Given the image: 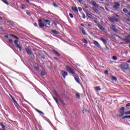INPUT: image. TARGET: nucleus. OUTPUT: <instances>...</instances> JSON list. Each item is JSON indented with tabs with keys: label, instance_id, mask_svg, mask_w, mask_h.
<instances>
[{
	"label": "nucleus",
	"instance_id": "nucleus-23",
	"mask_svg": "<svg viewBox=\"0 0 130 130\" xmlns=\"http://www.w3.org/2000/svg\"><path fill=\"white\" fill-rule=\"evenodd\" d=\"M100 40H101V41H103V43L104 44L106 43V40L103 39V38H101L100 39Z\"/></svg>",
	"mask_w": 130,
	"mask_h": 130
},
{
	"label": "nucleus",
	"instance_id": "nucleus-28",
	"mask_svg": "<svg viewBox=\"0 0 130 130\" xmlns=\"http://www.w3.org/2000/svg\"><path fill=\"white\" fill-rule=\"evenodd\" d=\"M99 29H100V30H104V28L101 25H99Z\"/></svg>",
	"mask_w": 130,
	"mask_h": 130
},
{
	"label": "nucleus",
	"instance_id": "nucleus-42",
	"mask_svg": "<svg viewBox=\"0 0 130 130\" xmlns=\"http://www.w3.org/2000/svg\"><path fill=\"white\" fill-rule=\"evenodd\" d=\"M112 29L113 30L114 29H115V25L112 24Z\"/></svg>",
	"mask_w": 130,
	"mask_h": 130
},
{
	"label": "nucleus",
	"instance_id": "nucleus-11",
	"mask_svg": "<svg viewBox=\"0 0 130 130\" xmlns=\"http://www.w3.org/2000/svg\"><path fill=\"white\" fill-rule=\"evenodd\" d=\"M75 80L78 83V84H80V78L78 76H75Z\"/></svg>",
	"mask_w": 130,
	"mask_h": 130
},
{
	"label": "nucleus",
	"instance_id": "nucleus-46",
	"mask_svg": "<svg viewBox=\"0 0 130 130\" xmlns=\"http://www.w3.org/2000/svg\"><path fill=\"white\" fill-rule=\"evenodd\" d=\"M130 106V103H128L126 105V107H128Z\"/></svg>",
	"mask_w": 130,
	"mask_h": 130
},
{
	"label": "nucleus",
	"instance_id": "nucleus-31",
	"mask_svg": "<svg viewBox=\"0 0 130 130\" xmlns=\"http://www.w3.org/2000/svg\"><path fill=\"white\" fill-rule=\"evenodd\" d=\"M112 59H113V60H117V57H116L115 56H113L112 57Z\"/></svg>",
	"mask_w": 130,
	"mask_h": 130
},
{
	"label": "nucleus",
	"instance_id": "nucleus-30",
	"mask_svg": "<svg viewBox=\"0 0 130 130\" xmlns=\"http://www.w3.org/2000/svg\"><path fill=\"white\" fill-rule=\"evenodd\" d=\"M52 32L53 33H54L55 34H58V31H56V30H52Z\"/></svg>",
	"mask_w": 130,
	"mask_h": 130
},
{
	"label": "nucleus",
	"instance_id": "nucleus-6",
	"mask_svg": "<svg viewBox=\"0 0 130 130\" xmlns=\"http://www.w3.org/2000/svg\"><path fill=\"white\" fill-rule=\"evenodd\" d=\"M93 43L95 45V46H97L98 48H100V47H101L100 44H99V43L96 41H93Z\"/></svg>",
	"mask_w": 130,
	"mask_h": 130
},
{
	"label": "nucleus",
	"instance_id": "nucleus-57",
	"mask_svg": "<svg viewBox=\"0 0 130 130\" xmlns=\"http://www.w3.org/2000/svg\"><path fill=\"white\" fill-rule=\"evenodd\" d=\"M5 38H9V36H5Z\"/></svg>",
	"mask_w": 130,
	"mask_h": 130
},
{
	"label": "nucleus",
	"instance_id": "nucleus-54",
	"mask_svg": "<svg viewBox=\"0 0 130 130\" xmlns=\"http://www.w3.org/2000/svg\"><path fill=\"white\" fill-rule=\"evenodd\" d=\"M54 24H55V25H57V24H58V22H54Z\"/></svg>",
	"mask_w": 130,
	"mask_h": 130
},
{
	"label": "nucleus",
	"instance_id": "nucleus-41",
	"mask_svg": "<svg viewBox=\"0 0 130 130\" xmlns=\"http://www.w3.org/2000/svg\"><path fill=\"white\" fill-rule=\"evenodd\" d=\"M82 18L83 19H86V15L84 14H82Z\"/></svg>",
	"mask_w": 130,
	"mask_h": 130
},
{
	"label": "nucleus",
	"instance_id": "nucleus-50",
	"mask_svg": "<svg viewBox=\"0 0 130 130\" xmlns=\"http://www.w3.org/2000/svg\"><path fill=\"white\" fill-rule=\"evenodd\" d=\"M39 23H42V19H39Z\"/></svg>",
	"mask_w": 130,
	"mask_h": 130
},
{
	"label": "nucleus",
	"instance_id": "nucleus-19",
	"mask_svg": "<svg viewBox=\"0 0 130 130\" xmlns=\"http://www.w3.org/2000/svg\"><path fill=\"white\" fill-rule=\"evenodd\" d=\"M123 12L125 13V14H127V13H128V10H127L126 8H123Z\"/></svg>",
	"mask_w": 130,
	"mask_h": 130
},
{
	"label": "nucleus",
	"instance_id": "nucleus-63",
	"mask_svg": "<svg viewBox=\"0 0 130 130\" xmlns=\"http://www.w3.org/2000/svg\"><path fill=\"white\" fill-rule=\"evenodd\" d=\"M127 62H129V63H130V60H127Z\"/></svg>",
	"mask_w": 130,
	"mask_h": 130
},
{
	"label": "nucleus",
	"instance_id": "nucleus-55",
	"mask_svg": "<svg viewBox=\"0 0 130 130\" xmlns=\"http://www.w3.org/2000/svg\"><path fill=\"white\" fill-rule=\"evenodd\" d=\"M34 26H35V27H37V23H34Z\"/></svg>",
	"mask_w": 130,
	"mask_h": 130
},
{
	"label": "nucleus",
	"instance_id": "nucleus-21",
	"mask_svg": "<svg viewBox=\"0 0 130 130\" xmlns=\"http://www.w3.org/2000/svg\"><path fill=\"white\" fill-rule=\"evenodd\" d=\"M40 26L41 27V28H43V27H44V24L42 22H40L39 23Z\"/></svg>",
	"mask_w": 130,
	"mask_h": 130
},
{
	"label": "nucleus",
	"instance_id": "nucleus-60",
	"mask_svg": "<svg viewBox=\"0 0 130 130\" xmlns=\"http://www.w3.org/2000/svg\"><path fill=\"white\" fill-rule=\"evenodd\" d=\"M116 17H118V18H119V16H118V15L116 14Z\"/></svg>",
	"mask_w": 130,
	"mask_h": 130
},
{
	"label": "nucleus",
	"instance_id": "nucleus-59",
	"mask_svg": "<svg viewBox=\"0 0 130 130\" xmlns=\"http://www.w3.org/2000/svg\"><path fill=\"white\" fill-rule=\"evenodd\" d=\"M88 26H89V27H92V25H91V24H88Z\"/></svg>",
	"mask_w": 130,
	"mask_h": 130
},
{
	"label": "nucleus",
	"instance_id": "nucleus-14",
	"mask_svg": "<svg viewBox=\"0 0 130 130\" xmlns=\"http://www.w3.org/2000/svg\"><path fill=\"white\" fill-rule=\"evenodd\" d=\"M111 79L112 81H117V78L115 76H112Z\"/></svg>",
	"mask_w": 130,
	"mask_h": 130
},
{
	"label": "nucleus",
	"instance_id": "nucleus-3",
	"mask_svg": "<svg viewBox=\"0 0 130 130\" xmlns=\"http://www.w3.org/2000/svg\"><path fill=\"white\" fill-rule=\"evenodd\" d=\"M126 43H130V35L127 36L125 39H122Z\"/></svg>",
	"mask_w": 130,
	"mask_h": 130
},
{
	"label": "nucleus",
	"instance_id": "nucleus-5",
	"mask_svg": "<svg viewBox=\"0 0 130 130\" xmlns=\"http://www.w3.org/2000/svg\"><path fill=\"white\" fill-rule=\"evenodd\" d=\"M25 51L29 55H31L32 53L31 49H29L28 48H25Z\"/></svg>",
	"mask_w": 130,
	"mask_h": 130
},
{
	"label": "nucleus",
	"instance_id": "nucleus-39",
	"mask_svg": "<svg viewBox=\"0 0 130 130\" xmlns=\"http://www.w3.org/2000/svg\"><path fill=\"white\" fill-rule=\"evenodd\" d=\"M124 114H125V115H127V114H130V111H127V112H125L124 113Z\"/></svg>",
	"mask_w": 130,
	"mask_h": 130
},
{
	"label": "nucleus",
	"instance_id": "nucleus-4",
	"mask_svg": "<svg viewBox=\"0 0 130 130\" xmlns=\"http://www.w3.org/2000/svg\"><path fill=\"white\" fill-rule=\"evenodd\" d=\"M119 7H120V4L119 3H118L117 2L114 3L113 8H114V9H115V10H117L118 9V8H119Z\"/></svg>",
	"mask_w": 130,
	"mask_h": 130
},
{
	"label": "nucleus",
	"instance_id": "nucleus-7",
	"mask_svg": "<svg viewBox=\"0 0 130 130\" xmlns=\"http://www.w3.org/2000/svg\"><path fill=\"white\" fill-rule=\"evenodd\" d=\"M61 74H62V76L64 78V79H66V76H68V73H67V72H64L63 71H61Z\"/></svg>",
	"mask_w": 130,
	"mask_h": 130
},
{
	"label": "nucleus",
	"instance_id": "nucleus-37",
	"mask_svg": "<svg viewBox=\"0 0 130 130\" xmlns=\"http://www.w3.org/2000/svg\"><path fill=\"white\" fill-rule=\"evenodd\" d=\"M109 21H110L111 22H114V20L112 18H109Z\"/></svg>",
	"mask_w": 130,
	"mask_h": 130
},
{
	"label": "nucleus",
	"instance_id": "nucleus-58",
	"mask_svg": "<svg viewBox=\"0 0 130 130\" xmlns=\"http://www.w3.org/2000/svg\"><path fill=\"white\" fill-rule=\"evenodd\" d=\"M94 22H95V23H98V21L95 20H94Z\"/></svg>",
	"mask_w": 130,
	"mask_h": 130
},
{
	"label": "nucleus",
	"instance_id": "nucleus-47",
	"mask_svg": "<svg viewBox=\"0 0 130 130\" xmlns=\"http://www.w3.org/2000/svg\"><path fill=\"white\" fill-rule=\"evenodd\" d=\"M104 73H105V74L106 75H107V74H108V71L106 70V71L104 72Z\"/></svg>",
	"mask_w": 130,
	"mask_h": 130
},
{
	"label": "nucleus",
	"instance_id": "nucleus-35",
	"mask_svg": "<svg viewBox=\"0 0 130 130\" xmlns=\"http://www.w3.org/2000/svg\"><path fill=\"white\" fill-rule=\"evenodd\" d=\"M54 94L56 96V97H57V98H59V95H58V94H57V92H54Z\"/></svg>",
	"mask_w": 130,
	"mask_h": 130
},
{
	"label": "nucleus",
	"instance_id": "nucleus-9",
	"mask_svg": "<svg viewBox=\"0 0 130 130\" xmlns=\"http://www.w3.org/2000/svg\"><path fill=\"white\" fill-rule=\"evenodd\" d=\"M112 18L113 20H114V21H115V22H119V19L118 18H116V16H112Z\"/></svg>",
	"mask_w": 130,
	"mask_h": 130
},
{
	"label": "nucleus",
	"instance_id": "nucleus-18",
	"mask_svg": "<svg viewBox=\"0 0 130 130\" xmlns=\"http://www.w3.org/2000/svg\"><path fill=\"white\" fill-rule=\"evenodd\" d=\"M94 89L95 91H101V88L100 87H95Z\"/></svg>",
	"mask_w": 130,
	"mask_h": 130
},
{
	"label": "nucleus",
	"instance_id": "nucleus-62",
	"mask_svg": "<svg viewBox=\"0 0 130 130\" xmlns=\"http://www.w3.org/2000/svg\"><path fill=\"white\" fill-rule=\"evenodd\" d=\"M10 96L12 98V100H13V99H14V98H13V96H12L11 95H10Z\"/></svg>",
	"mask_w": 130,
	"mask_h": 130
},
{
	"label": "nucleus",
	"instance_id": "nucleus-64",
	"mask_svg": "<svg viewBox=\"0 0 130 130\" xmlns=\"http://www.w3.org/2000/svg\"><path fill=\"white\" fill-rule=\"evenodd\" d=\"M27 2V3H29V0H26Z\"/></svg>",
	"mask_w": 130,
	"mask_h": 130
},
{
	"label": "nucleus",
	"instance_id": "nucleus-38",
	"mask_svg": "<svg viewBox=\"0 0 130 130\" xmlns=\"http://www.w3.org/2000/svg\"><path fill=\"white\" fill-rule=\"evenodd\" d=\"M121 115H119L120 117H121V116H123L124 115V113L123 112L120 113Z\"/></svg>",
	"mask_w": 130,
	"mask_h": 130
},
{
	"label": "nucleus",
	"instance_id": "nucleus-40",
	"mask_svg": "<svg viewBox=\"0 0 130 130\" xmlns=\"http://www.w3.org/2000/svg\"><path fill=\"white\" fill-rule=\"evenodd\" d=\"M14 43H15V45H17V44H19L18 43V40H15L14 41Z\"/></svg>",
	"mask_w": 130,
	"mask_h": 130
},
{
	"label": "nucleus",
	"instance_id": "nucleus-13",
	"mask_svg": "<svg viewBox=\"0 0 130 130\" xmlns=\"http://www.w3.org/2000/svg\"><path fill=\"white\" fill-rule=\"evenodd\" d=\"M92 10H93V11L96 13V14H99V11L98 10V9H97V8H95V7H93L92 8Z\"/></svg>",
	"mask_w": 130,
	"mask_h": 130
},
{
	"label": "nucleus",
	"instance_id": "nucleus-16",
	"mask_svg": "<svg viewBox=\"0 0 130 130\" xmlns=\"http://www.w3.org/2000/svg\"><path fill=\"white\" fill-rule=\"evenodd\" d=\"M13 102H14L15 105H16V106H17V107H19V105L17 103V101H16V100H15V99H13Z\"/></svg>",
	"mask_w": 130,
	"mask_h": 130
},
{
	"label": "nucleus",
	"instance_id": "nucleus-52",
	"mask_svg": "<svg viewBox=\"0 0 130 130\" xmlns=\"http://www.w3.org/2000/svg\"><path fill=\"white\" fill-rule=\"evenodd\" d=\"M21 9H22V10H25V7H24L23 6H21Z\"/></svg>",
	"mask_w": 130,
	"mask_h": 130
},
{
	"label": "nucleus",
	"instance_id": "nucleus-61",
	"mask_svg": "<svg viewBox=\"0 0 130 130\" xmlns=\"http://www.w3.org/2000/svg\"><path fill=\"white\" fill-rule=\"evenodd\" d=\"M54 59H55L56 60H57V58L54 57Z\"/></svg>",
	"mask_w": 130,
	"mask_h": 130
},
{
	"label": "nucleus",
	"instance_id": "nucleus-32",
	"mask_svg": "<svg viewBox=\"0 0 130 130\" xmlns=\"http://www.w3.org/2000/svg\"><path fill=\"white\" fill-rule=\"evenodd\" d=\"M86 15H87V17H88V18H90V19L92 18V15H91L89 13H87Z\"/></svg>",
	"mask_w": 130,
	"mask_h": 130
},
{
	"label": "nucleus",
	"instance_id": "nucleus-26",
	"mask_svg": "<svg viewBox=\"0 0 130 130\" xmlns=\"http://www.w3.org/2000/svg\"><path fill=\"white\" fill-rule=\"evenodd\" d=\"M46 23H47V24L48 25H49V24H50V20H48V19H46L45 20Z\"/></svg>",
	"mask_w": 130,
	"mask_h": 130
},
{
	"label": "nucleus",
	"instance_id": "nucleus-45",
	"mask_svg": "<svg viewBox=\"0 0 130 130\" xmlns=\"http://www.w3.org/2000/svg\"><path fill=\"white\" fill-rule=\"evenodd\" d=\"M79 3H80V4H83V1L82 0H78Z\"/></svg>",
	"mask_w": 130,
	"mask_h": 130
},
{
	"label": "nucleus",
	"instance_id": "nucleus-12",
	"mask_svg": "<svg viewBox=\"0 0 130 130\" xmlns=\"http://www.w3.org/2000/svg\"><path fill=\"white\" fill-rule=\"evenodd\" d=\"M53 53L56 54V55H57V56H60V54H59L58 52H57V51H55V50H53Z\"/></svg>",
	"mask_w": 130,
	"mask_h": 130
},
{
	"label": "nucleus",
	"instance_id": "nucleus-53",
	"mask_svg": "<svg viewBox=\"0 0 130 130\" xmlns=\"http://www.w3.org/2000/svg\"><path fill=\"white\" fill-rule=\"evenodd\" d=\"M9 42H10V43H12V42H13V40L10 39L9 40Z\"/></svg>",
	"mask_w": 130,
	"mask_h": 130
},
{
	"label": "nucleus",
	"instance_id": "nucleus-24",
	"mask_svg": "<svg viewBox=\"0 0 130 130\" xmlns=\"http://www.w3.org/2000/svg\"><path fill=\"white\" fill-rule=\"evenodd\" d=\"M124 118H130V115L124 116L122 117V119H124Z\"/></svg>",
	"mask_w": 130,
	"mask_h": 130
},
{
	"label": "nucleus",
	"instance_id": "nucleus-8",
	"mask_svg": "<svg viewBox=\"0 0 130 130\" xmlns=\"http://www.w3.org/2000/svg\"><path fill=\"white\" fill-rule=\"evenodd\" d=\"M91 4L92 5H93V6H94V7H95V8H99V5H98V4L96 3V2L92 1Z\"/></svg>",
	"mask_w": 130,
	"mask_h": 130
},
{
	"label": "nucleus",
	"instance_id": "nucleus-49",
	"mask_svg": "<svg viewBox=\"0 0 130 130\" xmlns=\"http://www.w3.org/2000/svg\"><path fill=\"white\" fill-rule=\"evenodd\" d=\"M78 10H79V12H81V11H82V8L81 7H79Z\"/></svg>",
	"mask_w": 130,
	"mask_h": 130
},
{
	"label": "nucleus",
	"instance_id": "nucleus-1",
	"mask_svg": "<svg viewBox=\"0 0 130 130\" xmlns=\"http://www.w3.org/2000/svg\"><path fill=\"white\" fill-rule=\"evenodd\" d=\"M120 67L122 70H127L129 66L128 65V64H126V63H123L120 64Z\"/></svg>",
	"mask_w": 130,
	"mask_h": 130
},
{
	"label": "nucleus",
	"instance_id": "nucleus-33",
	"mask_svg": "<svg viewBox=\"0 0 130 130\" xmlns=\"http://www.w3.org/2000/svg\"><path fill=\"white\" fill-rule=\"evenodd\" d=\"M41 76H45V73H44V72H43V71H42V72H41Z\"/></svg>",
	"mask_w": 130,
	"mask_h": 130
},
{
	"label": "nucleus",
	"instance_id": "nucleus-25",
	"mask_svg": "<svg viewBox=\"0 0 130 130\" xmlns=\"http://www.w3.org/2000/svg\"><path fill=\"white\" fill-rule=\"evenodd\" d=\"M76 98H77V99H80V93H76Z\"/></svg>",
	"mask_w": 130,
	"mask_h": 130
},
{
	"label": "nucleus",
	"instance_id": "nucleus-29",
	"mask_svg": "<svg viewBox=\"0 0 130 130\" xmlns=\"http://www.w3.org/2000/svg\"><path fill=\"white\" fill-rule=\"evenodd\" d=\"M53 98L54 100H55V101L56 102L57 104H58V101H57V99L56 98H55L54 96H53Z\"/></svg>",
	"mask_w": 130,
	"mask_h": 130
},
{
	"label": "nucleus",
	"instance_id": "nucleus-34",
	"mask_svg": "<svg viewBox=\"0 0 130 130\" xmlns=\"http://www.w3.org/2000/svg\"><path fill=\"white\" fill-rule=\"evenodd\" d=\"M2 2H3V3H5V4H6V5H9V3H8V2H7V1L6 0H2Z\"/></svg>",
	"mask_w": 130,
	"mask_h": 130
},
{
	"label": "nucleus",
	"instance_id": "nucleus-51",
	"mask_svg": "<svg viewBox=\"0 0 130 130\" xmlns=\"http://www.w3.org/2000/svg\"><path fill=\"white\" fill-rule=\"evenodd\" d=\"M106 50H109V48H108L107 46H106V49H105Z\"/></svg>",
	"mask_w": 130,
	"mask_h": 130
},
{
	"label": "nucleus",
	"instance_id": "nucleus-43",
	"mask_svg": "<svg viewBox=\"0 0 130 130\" xmlns=\"http://www.w3.org/2000/svg\"><path fill=\"white\" fill-rule=\"evenodd\" d=\"M69 16H70V17H71V18H74V16L73 15V14H72V13H70V14H69Z\"/></svg>",
	"mask_w": 130,
	"mask_h": 130
},
{
	"label": "nucleus",
	"instance_id": "nucleus-2",
	"mask_svg": "<svg viewBox=\"0 0 130 130\" xmlns=\"http://www.w3.org/2000/svg\"><path fill=\"white\" fill-rule=\"evenodd\" d=\"M66 70L68 71V72H69V73H70L71 74L73 75L75 74V71L73 70V69L69 66H66Z\"/></svg>",
	"mask_w": 130,
	"mask_h": 130
},
{
	"label": "nucleus",
	"instance_id": "nucleus-20",
	"mask_svg": "<svg viewBox=\"0 0 130 130\" xmlns=\"http://www.w3.org/2000/svg\"><path fill=\"white\" fill-rule=\"evenodd\" d=\"M123 112L124 113V107H121L120 109V113Z\"/></svg>",
	"mask_w": 130,
	"mask_h": 130
},
{
	"label": "nucleus",
	"instance_id": "nucleus-48",
	"mask_svg": "<svg viewBox=\"0 0 130 130\" xmlns=\"http://www.w3.org/2000/svg\"><path fill=\"white\" fill-rule=\"evenodd\" d=\"M113 30L114 32H117V29H116V28H114Z\"/></svg>",
	"mask_w": 130,
	"mask_h": 130
},
{
	"label": "nucleus",
	"instance_id": "nucleus-15",
	"mask_svg": "<svg viewBox=\"0 0 130 130\" xmlns=\"http://www.w3.org/2000/svg\"><path fill=\"white\" fill-rule=\"evenodd\" d=\"M16 47H17V48H19V51H22V47H21L19 44L17 45H16Z\"/></svg>",
	"mask_w": 130,
	"mask_h": 130
},
{
	"label": "nucleus",
	"instance_id": "nucleus-27",
	"mask_svg": "<svg viewBox=\"0 0 130 130\" xmlns=\"http://www.w3.org/2000/svg\"><path fill=\"white\" fill-rule=\"evenodd\" d=\"M82 41H83V42H84V43H85L86 44H87L88 43V41L85 39H83L82 40Z\"/></svg>",
	"mask_w": 130,
	"mask_h": 130
},
{
	"label": "nucleus",
	"instance_id": "nucleus-22",
	"mask_svg": "<svg viewBox=\"0 0 130 130\" xmlns=\"http://www.w3.org/2000/svg\"><path fill=\"white\" fill-rule=\"evenodd\" d=\"M10 36H12V37H14V38H16V39H17V40H19V38H18V37L14 35H10Z\"/></svg>",
	"mask_w": 130,
	"mask_h": 130
},
{
	"label": "nucleus",
	"instance_id": "nucleus-17",
	"mask_svg": "<svg viewBox=\"0 0 130 130\" xmlns=\"http://www.w3.org/2000/svg\"><path fill=\"white\" fill-rule=\"evenodd\" d=\"M35 110H36L37 111V112H39V113H40V114H44V113L42 111H40L39 110H38L37 109H35Z\"/></svg>",
	"mask_w": 130,
	"mask_h": 130
},
{
	"label": "nucleus",
	"instance_id": "nucleus-10",
	"mask_svg": "<svg viewBox=\"0 0 130 130\" xmlns=\"http://www.w3.org/2000/svg\"><path fill=\"white\" fill-rule=\"evenodd\" d=\"M72 9L74 13H78V8L77 7H72Z\"/></svg>",
	"mask_w": 130,
	"mask_h": 130
},
{
	"label": "nucleus",
	"instance_id": "nucleus-44",
	"mask_svg": "<svg viewBox=\"0 0 130 130\" xmlns=\"http://www.w3.org/2000/svg\"><path fill=\"white\" fill-rule=\"evenodd\" d=\"M53 5L55 8H57V5H56V4L53 3Z\"/></svg>",
	"mask_w": 130,
	"mask_h": 130
},
{
	"label": "nucleus",
	"instance_id": "nucleus-56",
	"mask_svg": "<svg viewBox=\"0 0 130 130\" xmlns=\"http://www.w3.org/2000/svg\"><path fill=\"white\" fill-rule=\"evenodd\" d=\"M0 21H3V17H0Z\"/></svg>",
	"mask_w": 130,
	"mask_h": 130
},
{
	"label": "nucleus",
	"instance_id": "nucleus-36",
	"mask_svg": "<svg viewBox=\"0 0 130 130\" xmlns=\"http://www.w3.org/2000/svg\"><path fill=\"white\" fill-rule=\"evenodd\" d=\"M82 34H83V35H86V31H85V30H84V29H82Z\"/></svg>",
	"mask_w": 130,
	"mask_h": 130
}]
</instances>
